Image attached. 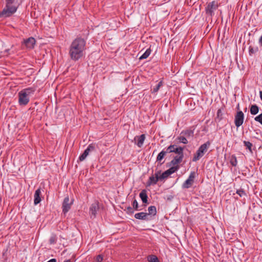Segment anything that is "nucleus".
Returning <instances> with one entry per match:
<instances>
[{
  "label": "nucleus",
  "mask_w": 262,
  "mask_h": 262,
  "mask_svg": "<svg viewBox=\"0 0 262 262\" xmlns=\"http://www.w3.org/2000/svg\"><path fill=\"white\" fill-rule=\"evenodd\" d=\"M86 49V40L81 37L76 38L72 42L69 48V55L72 60L77 61L84 55Z\"/></svg>",
  "instance_id": "nucleus-1"
},
{
  "label": "nucleus",
  "mask_w": 262,
  "mask_h": 262,
  "mask_svg": "<svg viewBox=\"0 0 262 262\" xmlns=\"http://www.w3.org/2000/svg\"><path fill=\"white\" fill-rule=\"evenodd\" d=\"M210 145V142L209 141H207L201 145L196 151V153L194 155L192 161L193 162H196L202 158L204 155L205 153L207 152Z\"/></svg>",
  "instance_id": "nucleus-2"
},
{
  "label": "nucleus",
  "mask_w": 262,
  "mask_h": 262,
  "mask_svg": "<svg viewBox=\"0 0 262 262\" xmlns=\"http://www.w3.org/2000/svg\"><path fill=\"white\" fill-rule=\"evenodd\" d=\"M219 4L217 1H213L208 3L205 7L206 14L211 18L214 15V11L217 9Z\"/></svg>",
  "instance_id": "nucleus-3"
},
{
  "label": "nucleus",
  "mask_w": 262,
  "mask_h": 262,
  "mask_svg": "<svg viewBox=\"0 0 262 262\" xmlns=\"http://www.w3.org/2000/svg\"><path fill=\"white\" fill-rule=\"evenodd\" d=\"M184 148L181 146L178 147L176 145L171 144L168 147L166 148V152L168 154L174 152L178 155H184L183 154Z\"/></svg>",
  "instance_id": "nucleus-4"
},
{
  "label": "nucleus",
  "mask_w": 262,
  "mask_h": 262,
  "mask_svg": "<svg viewBox=\"0 0 262 262\" xmlns=\"http://www.w3.org/2000/svg\"><path fill=\"white\" fill-rule=\"evenodd\" d=\"M17 10V7H7L0 12V17L6 18L12 15Z\"/></svg>",
  "instance_id": "nucleus-5"
},
{
  "label": "nucleus",
  "mask_w": 262,
  "mask_h": 262,
  "mask_svg": "<svg viewBox=\"0 0 262 262\" xmlns=\"http://www.w3.org/2000/svg\"><path fill=\"white\" fill-rule=\"evenodd\" d=\"M180 168V166L171 167L170 168L163 172L162 174L160 173L159 174L160 181H162L168 178L170 174L177 171Z\"/></svg>",
  "instance_id": "nucleus-6"
},
{
  "label": "nucleus",
  "mask_w": 262,
  "mask_h": 262,
  "mask_svg": "<svg viewBox=\"0 0 262 262\" xmlns=\"http://www.w3.org/2000/svg\"><path fill=\"white\" fill-rule=\"evenodd\" d=\"M96 149L95 144L94 143L90 144L89 145L88 147L85 149L84 152L79 157V160L80 161H83L86 157L89 155L90 152L94 151Z\"/></svg>",
  "instance_id": "nucleus-7"
},
{
  "label": "nucleus",
  "mask_w": 262,
  "mask_h": 262,
  "mask_svg": "<svg viewBox=\"0 0 262 262\" xmlns=\"http://www.w3.org/2000/svg\"><path fill=\"white\" fill-rule=\"evenodd\" d=\"M195 176V172H191L189 174L188 178L182 184V188H189L191 187L194 183Z\"/></svg>",
  "instance_id": "nucleus-8"
},
{
  "label": "nucleus",
  "mask_w": 262,
  "mask_h": 262,
  "mask_svg": "<svg viewBox=\"0 0 262 262\" xmlns=\"http://www.w3.org/2000/svg\"><path fill=\"white\" fill-rule=\"evenodd\" d=\"M244 119V114L242 111H238L235 116L234 119V123L235 126L237 127L241 126L243 122Z\"/></svg>",
  "instance_id": "nucleus-9"
},
{
  "label": "nucleus",
  "mask_w": 262,
  "mask_h": 262,
  "mask_svg": "<svg viewBox=\"0 0 262 262\" xmlns=\"http://www.w3.org/2000/svg\"><path fill=\"white\" fill-rule=\"evenodd\" d=\"M18 103L20 105H26L29 102V97L21 91L18 93Z\"/></svg>",
  "instance_id": "nucleus-10"
},
{
  "label": "nucleus",
  "mask_w": 262,
  "mask_h": 262,
  "mask_svg": "<svg viewBox=\"0 0 262 262\" xmlns=\"http://www.w3.org/2000/svg\"><path fill=\"white\" fill-rule=\"evenodd\" d=\"M160 174V171H157L155 172V175H152L149 178L147 182V186L154 185L157 184V182L160 180L159 174Z\"/></svg>",
  "instance_id": "nucleus-11"
},
{
  "label": "nucleus",
  "mask_w": 262,
  "mask_h": 262,
  "mask_svg": "<svg viewBox=\"0 0 262 262\" xmlns=\"http://www.w3.org/2000/svg\"><path fill=\"white\" fill-rule=\"evenodd\" d=\"M72 204V202H70V199L68 196L64 199L62 205V212L64 214L67 213L69 211Z\"/></svg>",
  "instance_id": "nucleus-12"
},
{
  "label": "nucleus",
  "mask_w": 262,
  "mask_h": 262,
  "mask_svg": "<svg viewBox=\"0 0 262 262\" xmlns=\"http://www.w3.org/2000/svg\"><path fill=\"white\" fill-rule=\"evenodd\" d=\"M99 210V203L98 202H95L93 203L90 208V214L91 217H95L96 216V214L97 211Z\"/></svg>",
  "instance_id": "nucleus-13"
},
{
  "label": "nucleus",
  "mask_w": 262,
  "mask_h": 262,
  "mask_svg": "<svg viewBox=\"0 0 262 262\" xmlns=\"http://www.w3.org/2000/svg\"><path fill=\"white\" fill-rule=\"evenodd\" d=\"M183 158L184 155L176 156L169 163V165L172 166V167L179 166V164L182 162Z\"/></svg>",
  "instance_id": "nucleus-14"
},
{
  "label": "nucleus",
  "mask_w": 262,
  "mask_h": 262,
  "mask_svg": "<svg viewBox=\"0 0 262 262\" xmlns=\"http://www.w3.org/2000/svg\"><path fill=\"white\" fill-rule=\"evenodd\" d=\"M24 44L28 48L33 49L36 43L34 38L31 37L24 40Z\"/></svg>",
  "instance_id": "nucleus-15"
},
{
  "label": "nucleus",
  "mask_w": 262,
  "mask_h": 262,
  "mask_svg": "<svg viewBox=\"0 0 262 262\" xmlns=\"http://www.w3.org/2000/svg\"><path fill=\"white\" fill-rule=\"evenodd\" d=\"M166 154L168 153L166 152V148H165L158 155L157 157L156 161L158 162L160 164V165H162L165 162V161H162V160H163Z\"/></svg>",
  "instance_id": "nucleus-16"
},
{
  "label": "nucleus",
  "mask_w": 262,
  "mask_h": 262,
  "mask_svg": "<svg viewBox=\"0 0 262 262\" xmlns=\"http://www.w3.org/2000/svg\"><path fill=\"white\" fill-rule=\"evenodd\" d=\"M145 139V135L144 134H142L139 136H137L134 138V140L137 141V145L139 147H141L143 146Z\"/></svg>",
  "instance_id": "nucleus-17"
},
{
  "label": "nucleus",
  "mask_w": 262,
  "mask_h": 262,
  "mask_svg": "<svg viewBox=\"0 0 262 262\" xmlns=\"http://www.w3.org/2000/svg\"><path fill=\"white\" fill-rule=\"evenodd\" d=\"M40 195H41V190H40V188H39L35 191V193H34V203L35 205H37L41 202V199Z\"/></svg>",
  "instance_id": "nucleus-18"
},
{
  "label": "nucleus",
  "mask_w": 262,
  "mask_h": 262,
  "mask_svg": "<svg viewBox=\"0 0 262 262\" xmlns=\"http://www.w3.org/2000/svg\"><path fill=\"white\" fill-rule=\"evenodd\" d=\"M135 217L136 219L138 220H149L148 217V214L147 213L141 212L135 214Z\"/></svg>",
  "instance_id": "nucleus-19"
},
{
  "label": "nucleus",
  "mask_w": 262,
  "mask_h": 262,
  "mask_svg": "<svg viewBox=\"0 0 262 262\" xmlns=\"http://www.w3.org/2000/svg\"><path fill=\"white\" fill-rule=\"evenodd\" d=\"M224 110V106H223L221 108H219L217 111L216 117L215 119L216 121L220 122L223 118V112Z\"/></svg>",
  "instance_id": "nucleus-20"
},
{
  "label": "nucleus",
  "mask_w": 262,
  "mask_h": 262,
  "mask_svg": "<svg viewBox=\"0 0 262 262\" xmlns=\"http://www.w3.org/2000/svg\"><path fill=\"white\" fill-rule=\"evenodd\" d=\"M139 196L143 203H147L148 196L146 193V191L145 189L142 190V191L139 194Z\"/></svg>",
  "instance_id": "nucleus-21"
},
{
  "label": "nucleus",
  "mask_w": 262,
  "mask_h": 262,
  "mask_svg": "<svg viewBox=\"0 0 262 262\" xmlns=\"http://www.w3.org/2000/svg\"><path fill=\"white\" fill-rule=\"evenodd\" d=\"M24 93H26L27 96L29 97L31 95L33 94L34 92L35 91V89L34 88H28L27 89H25L21 91Z\"/></svg>",
  "instance_id": "nucleus-22"
},
{
  "label": "nucleus",
  "mask_w": 262,
  "mask_h": 262,
  "mask_svg": "<svg viewBox=\"0 0 262 262\" xmlns=\"http://www.w3.org/2000/svg\"><path fill=\"white\" fill-rule=\"evenodd\" d=\"M148 213H147L148 216L149 215L155 216L157 214V209L155 206H149L148 208Z\"/></svg>",
  "instance_id": "nucleus-23"
},
{
  "label": "nucleus",
  "mask_w": 262,
  "mask_h": 262,
  "mask_svg": "<svg viewBox=\"0 0 262 262\" xmlns=\"http://www.w3.org/2000/svg\"><path fill=\"white\" fill-rule=\"evenodd\" d=\"M250 111L252 115H256L259 111V107L256 104H253L250 106Z\"/></svg>",
  "instance_id": "nucleus-24"
},
{
  "label": "nucleus",
  "mask_w": 262,
  "mask_h": 262,
  "mask_svg": "<svg viewBox=\"0 0 262 262\" xmlns=\"http://www.w3.org/2000/svg\"><path fill=\"white\" fill-rule=\"evenodd\" d=\"M151 49L150 48L147 49L146 51L142 54L141 56L139 58L140 60L144 59L147 58L151 53Z\"/></svg>",
  "instance_id": "nucleus-25"
},
{
  "label": "nucleus",
  "mask_w": 262,
  "mask_h": 262,
  "mask_svg": "<svg viewBox=\"0 0 262 262\" xmlns=\"http://www.w3.org/2000/svg\"><path fill=\"white\" fill-rule=\"evenodd\" d=\"M230 163L233 166H236L237 165V161L235 155H232L230 157Z\"/></svg>",
  "instance_id": "nucleus-26"
},
{
  "label": "nucleus",
  "mask_w": 262,
  "mask_h": 262,
  "mask_svg": "<svg viewBox=\"0 0 262 262\" xmlns=\"http://www.w3.org/2000/svg\"><path fill=\"white\" fill-rule=\"evenodd\" d=\"M163 85V81L161 80L158 84L153 88L152 90V93H157L160 89V88Z\"/></svg>",
  "instance_id": "nucleus-27"
},
{
  "label": "nucleus",
  "mask_w": 262,
  "mask_h": 262,
  "mask_svg": "<svg viewBox=\"0 0 262 262\" xmlns=\"http://www.w3.org/2000/svg\"><path fill=\"white\" fill-rule=\"evenodd\" d=\"M244 145L246 147V148L248 149L250 152L252 153V147L253 146L252 144L249 141H244L243 142Z\"/></svg>",
  "instance_id": "nucleus-28"
},
{
  "label": "nucleus",
  "mask_w": 262,
  "mask_h": 262,
  "mask_svg": "<svg viewBox=\"0 0 262 262\" xmlns=\"http://www.w3.org/2000/svg\"><path fill=\"white\" fill-rule=\"evenodd\" d=\"M148 260L149 262H159L158 257L154 255H149L148 257Z\"/></svg>",
  "instance_id": "nucleus-29"
},
{
  "label": "nucleus",
  "mask_w": 262,
  "mask_h": 262,
  "mask_svg": "<svg viewBox=\"0 0 262 262\" xmlns=\"http://www.w3.org/2000/svg\"><path fill=\"white\" fill-rule=\"evenodd\" d=\"M15 0H6L7 7H16L13 6V4Z\"/></svg>",
  "instance_id": "nucleus-30"
},
{
  "label": "nucleus",
  "mask_w": 262,
  "mask_h": 262,
  "mask_svg": "<svg viewBox=\"0 0 262 262\" xmlns=\"http://www.w3.org/2000/svg\"><path fill=\"white\" fill-rule=\"evenodd\" d=\"M177 139H178V140H179V141L180 142H181L182 143H184V144L188 143V141H187V139L184 136L178 137Z\"/></svg>",
  "instance_id": "nucleus-31"
},
{
  "label": "nucleus",
  "mask_w": 262,
  "mask_h": 262,
  "mask_svg": "<svg viewBox=\"0 0 262 262\" xmlns=\"http://www.w3.org/2000/svg\"><path fill=\"white\" fill-rule=\"evenodd\" d=\"M57 237L55 235L51 236L49 239V243L50 244H54L56 242Z\"/></svg>",
  "instance_id": "nucleus-32"
},
{
  "label": "nucleus",
  "mask_w": 262,
  "mask_h": 262,
  "mask_svg": "<svg viewBox=\"0 0 262 262\" xmlns=\"http://www.w3.org/2000/svg\"><path fill=\"white\" fill-rule=\"evenodd\" d=\"M236 193L238 194L241 197L246 195L245 191L242 189L237 190Z\"/></svg>",
  "instance_id": "nucleus-33"
},
{
  "label": "nucleus",
  "mask_w": 262,
  "mask_h": 262,
  "mask_svg": "<svg viewBox=\"0 0 262 262\" xmlns=\"http://www.w3.org/2000/svg\"><path fill=\"white\" fill-rule=\"evenodd\" d=\"M181 134H183L184 135H185L187 137H189V136H192L193 133L192 130H187L182 132Z\"/></svg>",
  "instance_id": "nucleus-34"
},
{
  "label": "nucleus",
  "mask_w": 262,
  "mask_h": 262,
  "mask_svg": "<svg viewBox=\"0 0 262 262\" xmlns=\"http://www.w3.org/2000/svg\"><path fill=\"white\" fill-rule=\"evenodd\" d=\"M254 120L255 121L260 123L262 125V113L257 116L255 117Z\"/></svg>",
  "instance_id": "nucleus-35"
},
{
  "label": "nucleus",
  "mask_w": 262,
  "mask_h": 262,
  "mask_svg": "<svg viewBox=\"0 0 262 262\" xmlns=\"http://www.w3.org/2000/svg\"><path fill=\"white\" fill-rule=\"evenodd\" d=\"M132 205L133 207V208L135 209L136 210H138V203L136 199H134V200L133 202Z\"/></svg>",
  "instance_id": "nucleus-36"
},
{
  "label": "nucleus",
  "mask_w": 262,
  "mask_h": 262,
  "mask_svg": "<svg viewBox=\"0 0 262 262\" xmlns=\"http://www.w3.org/2000/svg\"><path fill=\"white\" fill-rule=\"evenodd\" d=\"M257 51H258L257 48H255V49H254L251 46L249 47V53L250 54L254 53Z\"/></svg>",
  "instance_id": "nucleus-37"
},
{
  "label": "nucleus",
  "mask_w": 262,
  "mask_h": 262,
  "mask_svg": "<svg viewBox=\"0 0 262 262\" xmlns=\"http://www.w3.org/2000/svg\"><path fill=\"white\" fill-rule=\"evenodd\" d=\"M103 260V257L101 255H98L96 257V261L97 262H102Z\"/></svg>",
  "instance_id": "nucleus-38"
},
{
  "label": "nucleus",
  "mask_w": 262,
  "mask_h": 262,
  "mask_svg": "<svg viewBox=\"0 0 262 262\" xmlns=\"http://www.w3.org/2000/svg\"><path fill=\"white\" fill-rule=\"evenodd\" d=\"M127 210L128 212L130 213H134L133 209L131 207H129V206L127 208Z\"/></svg>",
  "instance_id": "nucleus-39"
},
{
  "label": "nucleus",
  "mask_w": 262,
  "mask_h": 262,
  "mask_svg": "<svg viewBox=\"0 0 262 262\" xmlns=\"http://www.w3.org/2000/svg\"><path fill=\"white\" fill-rule=\"evenodd\" d=\"M56 259L55 258H52L50 260H49V261H48L47 262H56Z\"/></svg>",
  "instance_id": "nucleus-40"
},
{
  "label": "nucleus",
  "mask_w": 262,
  "mask_h": 262,
  "mask_svg": "<svg viewBox=\"0 0 262 262\" xmlns=\"http://www.w3.org/2000/svg\"><path fill=\"white\" fill-rule=\"evenodd\" d=\"M259 42L262 46V36L260 37V38L259 39Z\"/></svg>",
  "instance_id": "nucleus-41"
},
{
  "label": "nucleus",
  "mask_w": 262,
  "mask_h": 262,
  "mask_svg": "<svg viewBox=\"0 0 262 262\" xmlns=\"http://www.w3.org/2000/svg\"><path fill=\"white\" fill-rule=\"evenodd\" d=\"M64 262H71V261L70 259H68V260H65Z\"/></svg>",
  "instance_id": "nucleus-42"
},
{
  "label": "nucleus",
  "mask_w": 262,
  "mask_h": 262,
  "mask_svg": "<svg viewBox=\"0 0 262 262\" xmlns=\"http://www.w3.org/2000/svg\"><path fill=\"white\" fill-rule=\"evenodd\" d=\"M237 109L239 108V105H238L237 107Z\"/></svg>",
  "instance_id": "nucleus-43"
}]
</instances>
